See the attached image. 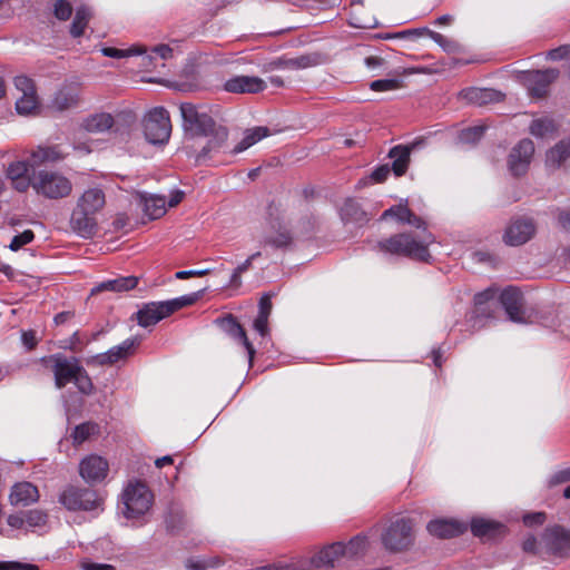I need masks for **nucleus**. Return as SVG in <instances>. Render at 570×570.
<instances>
[{
	"label": "nucleus",
	"mask_w": 570,
	"mask_h": 570,
	"mask_svg": "<svg viewBox=\"0 0 570 570\" xmlns=\"http://www.w3.org/2000/svg\"><path fill=\"white\" fill-rule=\"evenodd\" d=\"M470 528L474 537L487 540L500 538L507 532L503 523L484 518L472 519Z\"/></svg>",
	"instance_id": "23"
},
{
	"label": "nucleus",
	"mask_w": 570,
	"mask_h": 570,
	"mask_svg": "<svg viewBox=\"0 0 570 570\" xmlns=\"http://www.w3.org/2000/svg\"><path fill=\"white\" fill-rule=\"evenodd\" d=\"M547 520L544 512H530L523 515L522 521L525 527L542 525Z\"/></svg>",
	"instance_id": "60"
},
{
	"label": "nucleus",
	"mask_w": 570,
	"mask_h": 570,
	"mask_svg": "<svg viewBox=\"0 0 570 570\" xmlns=\"http://www.w3.org/2000/svg\"><path fill=\"white\" fill-rule=\"evenodd\" d=\"M265 88V81L256 76H236L224 83V89L232 94H258Z\"/></svg>",
	"instance_id": "21"
},
{
	"label": "nucleus",
	"mask_w": 570,
	"mask_h": 570,
	"mask_svg": "<svg viewBox=\"0 0 570 570\" xmlns=\"http://www.w3.org/2000/svg\"><path fill=\"white\" fill-rule=\"evenodd\" d=\"M459 97L468 104L485 106L492 102L501 101L503 96L495 89L470 87L462 89L459 92Z\"/></svg>",
	"instance_id": "24"
},
{
	"label": "nucleus",
	"mask_w": 570,
	"mask_h": 570,
	"mask_svg": "<svg viewBox=\"0 0 570 570\" xmlns=\"http://www.w3.org/2000/svg\"><path fill=\"white\" fill-rule=\"evenodd\" d=\"M40 362L46 366L51 364L55 384L58 389H63L68 383H71L81 366L78 358H68L61 353L43 356Z\"/></svg>",
	"instance_id": "10"
},
{
	"label": "nucleus",
	"mask_w": 570,
	"mask_h": 570,
	"mask_svg": "<svg viewBox=\"0 0 570 570\" xmlns=\"http://www.w3.org/2000/svg\"><path fill=\"white\" fill-rule=\"evenodd\" d=\"M35 239V233L31 229H26L24 232L16 235L10 245L9 248L13 252L19 250L24 245L30 244Z\"/></svg>",
	"instance_id": "57"
},
{
	"label": "nucleus",
	"mask_w": 570,
	"mask_h": 570,
	"mask_svg": "<svg viewBox=\"0 0 570 570\" xmlns=\"http://www.w3.org/2000/svg\"><path fill=\"white\" fill-rule=\"evenodd\" d=\"M387 217H394L396 220L401 223H405L411 217V209L407 205H396L392 206L389 209L384 210L382 214V218L386 219Z\"/></svg>",
	"instance_id": "53"
},
{
	"label": "nucleus",
	"mask_w": 570,
	"mask_h": 570,
	"mask_svg": "<svg viewBox=\"0 0 570 570\" xmlns=\"http://www.w3.org/2000/svg\"><path fill=\"white\" fill-rule=\"evenodd\" d=\"M570 57V45H562L558 48L551 49L547 53V58L552 61H559Z\"/></svg>",
	"instance_id": "63"
},
{
	"label": "nucleus",
	"mask_w": 570,
	"mask_h": 570,
	"mask_svg": "<svg viewBox=\"0 0 570 570\" xmlns=\"http://www.w3.org/2000/svg\"><path fill=\"white\" fill-rule=\"evenodd\" d=\"M97 226L96 216L76 205L70 217L71 229L83 238H90L96 234Z\"/></svg>",
	"instance_id": "20"
},
{
	"label": "nucleus",
	"mask_w": 570,
	"mask_h": 570,
	"mask_svg": "<svg viewBox=\"0 0 570 570\" xmlns=\"http://www.w3.org/2000/svg\"><path fill=\"white\" fill-rule=\"evenodd\" d=\"M39 107L37 92L21 95L16 101V110L19 115H32Z\"/></svg>",
	"instance_id": "43"
},
{
	"label": "nucleus",
	"mask_w": 570,
	"mask_h": 570,
	"mask_svg": "<svg viewBox=\"0 0 570 570\" xmlns=\"http://www.w3.org/2000/svg\"><path fill=\"white\" fill-rule=\"evenodd\" d=\"M534 154V145L530 139H522L515 145L508 158V166L510 173L515 176L524 175L530 166L532 156Z\"/></svg>",
	"instance_id": "14"
},
{
	"label": "nucleus",
	"mask_w": 570,
	"mask_h": 570,
	"mask_svg": "<svg viewBox=\"0 0 570 570\" xmlns=\"http://www.w3.org/2000/svg\"><path fill=\"white\" fill-rule=\"evenodd\" d=\"M269 135V129L267 127H255L252 129H247L244 134L243 139L230 150L232 155H237L263 138L267 137Z\"/></svg>",
	"instance_id": "37"
},
{
	"label": "nucleus",
	"mask_w": 570,
	"mask_h": 570,
	"mask_svg": "<svg viewBox=\"0 0 570 570\" xmlns=\"http://www.w3.org/2000/svg\"><path fill=\"white\" fill-rule=\"evenodd\" d=\"M541 539L551 554L561 558L570 556V530L561 525L548 527Z\"/></svg>",
	"instance_id": "13"
},
{
	"label": "nucleus",
	"mask_w": 570,
	"mask_h": 570,
	"mask_svg": "<svg viewBox=\"0 0 570 570\" xmlns=\"http://www.w3.org/2000/svg\"><path fill=\"white\" fill-rule=\"evenodd\" d=\"M414 541V522L407 517H397L391 520L381 533L384 549L392 553L407 551Z\"/></svg>",
	"instance_id": "3"
},
{
	"label": "nucleus",
	"mask_w": 570,
	"mask_h": 570,
	"mask_svg": "<svg viewBox=\"0 0 570 570\" xmlns=\"http://www.w3.org/2000/svg\"><path fill=\"white\" fill-rule=\"evenodd\" d=\"M423 35H428L448 53H455L460 51V43L458 41L446 38L442 33L430 30L429 28L409 29L397 32V36L402 37H420Z\"/></svg>",
	"instance_id": "27"
},
{
	"label": "nucleus",
	"mask_w": 570,
	"mask_h": 570,
	"mask_svg": "<svg viewBox=\"0 0 570 570\" xmlns=\"http://www.w3.org/2000/svg\"><path fill=\"white\" fill-rule=\"evenodd\" d=\"M67 154L63 153L59 145L52 146H38L31 151V160L36 166L47 163H57L63 160Z\"/></svg>",
	"instance_id": "33"
},
{
	"label": "nucleus",
	"mask_w": 570,
	"mask_h": 570,
	"mask_svg": "<svg viewBox=\"0 0 570 570\" xmlns=\"http://www.w3.org/2000/svg\"><path fill=\"white\" fill-rule=\"evenodd\" d=\"M499 299L510 321L515 323L524 322L523 294L518 287H505L501 292Z\"/></svg>",
	"instance_id": "17"
},
{
	"label": "nucleus",
	"mask_w": 570,
	"mask_h": 570,
	"mask_svg": "<svg viewBox=\"0 0 570 570\" xmlns=\"http://www.w3.org/2000/svg\"><path fill=\"white\" fill-rule=\"evenodd\" d=\"M340 217L344 224L363 226L370 218L362 205L355 198H346L340 207Z\"/></svg>",
	"instance_id": "29"
},
{
	"label": "nucleus",
	"mask_w": 570,
	"mask_h": 570,
	"mask_svg": "<svg viewBox=\"0 0 570 570\" xmlns=\"http://www.w3.org/2000/svg\"><path fill=\"white\" fill-rule=\"evenodd\" d=\"M91 19V11L86 6H80L76 10L72 23L70 26V35L73 38H79L85 33V30Z\"/></svg>",
	"instance_id": "40"
},
{
	"label": "nucleus",
	"mask_w": 570,
	"mask_h": 570,
	"mask_svg": "<svg viewBox=\"0 0 570 570\" xmlns=\"http://www.w3.org/2000/svg\"><path fill=\"white\" fill-rule=\"evenodd\" d=\"M274 296V293L268 292L264 293L258 302V314L269 316L272 313V298Z\"/></svg>",
	"instance_id": "62"
},
{
	"label": "nucleus",
	"mask_w": 570,
	"mask_h": 570,
	"mask_svg": "<svg viewBox=\"0 0 570 570\" xmlns=\"http://www.w3.org/2000/svg\"><path fill=\"white\" fill-rule=\"evenodd\" d=\"M72 383L77 386L78 391L85 395H89L94 392V383L88 372L80 366L77 374L75 375Z\"/></svg>",
	"instance_id": "49"
},
{
	"label": "nucleus",
	"mask_w": 570,
	"mask_h": 570,
	"mask_svg": "<svg viewBox=\"0 0 570 570\" xmlns=\"http://www.w3.org/2000/svg\"><path fill=\"white\" fill-rule=\"evenodd\" d=\"M426 529L436 538L450 539L462 534L466 530V525L454 520L438 519L430 521Z\"/></svg>",
	"instance_id": "25"
},
{
	"label": "nucleus",
	"mask_w": 570,
	"mask_h": 570,
	"mask_svg": "<svg viewBox=\"0 0 570 570\" xmlns=\"http://www.w3.org/2000/svg\"><path fill=\"white\" fill-rule=\"evenodd\" d=\"M277 69H292L295 70V62L294 58H288L286 56L278 57L276 59H273L268 61L264 66L265 71H273Z\"/></svg>",
	"instance_id": "55"
},
{
	"label": "nucleus",
	"mask_w": 570,
	"mask_h": 570,
	"mask_svg": "<svg viewBox=\"0 0 570 570\" xmlns=\"http://www.w3.org/2000/svg\"><path fill=\"white\" fill-rule=\"evenodd\" d=\"M72 6L67 0H56L53 3V16L60 21H67L72 14Z\"/></svg>",
	"instance_id": "54"
},
{
	"label": "nucleus",
	"mask_w": 570,
	"mask_h": 570,
	"mask_svg": "<svg viewBox=\"0 0 570 570\" xmlns=\"http://www.w3.org/2000/svg\"><path fill=\"white\" fill-rule=\"evenodd\" d=\"M266 222L271 229H276V225L284 224V215L282 204L272 200L266 207Z\"/></svg>",
	"instance_id": "46"
},
{
	"label": "nucleus",
	"mask_w": 570,
	"mask_h": 570,
	"mask_svg": "<svg viewBox=\"0 0 570 570\" xmlns=\"http://www.w3.org/2000/svg\"><path fill=\"white\" fill-rule=\"evenodd\" d=\"M104 56L109 58H126L136 55H145L147 52V48L144 46H132L128 49H118L114 47H105L101 49Z\"/></svg>",
	"instance_id": "44"
},
{
	"label": "nucleus",
	"mask_w": 570,
	"mask_h": 570,
	"mask_svg": "<svg viewBox=\"0 0 570 570\" xmlns=\"http://www.w3.org/2000/svg\"><path fill=\"white\" fill-rule=\"evenodd\" d=\"M140 343L141 340L139 337H129L107 352L92 356L88 364L106 366L126 361L136 353Z\"/></svg>",
	"instance_id": "12"
},
{
	"label": "nucleus",
	"mask_w": 570,
	"mask_h": 570,
	"mask_svg": "<svg viewBox=\"0 0 570 570\" xmlns=\"http://www.w3.org/2000/svg\"><path fill=\"white\" fill-rule=\"evenodd\" d=\"M39 491L31 482L23 481L16 483L10 492L9 501L12 505L27 507L39 500Z\"/></svg>",
	"instance_id": "26"
},
{
	"label": "nucleus",
	"mask_w": 570,
	"mask_h": 570,
	"mask_svg": "<svg viewBox=\"0 0 570 570\" xmlns=\"http://www.w3.org/2000/svg\"><path fill=\"white\" fill-rule=\"evenodd\" d=\"M271 230L272 232L263 238V246H269L274 249L282 250H286L293 246V232L285 224L276 225V229Z\"/></svg>",
	"instance_id": "30"
},
{
	"label": "nucleus",
	"mask_w": 570,
	"mask_h": 570,
	"mask_svg": "<svg viewBox=\"0 0 570 570\" xmlns=\"http://www.w3.org/2000/svg\"><path fill=\"white\" fill-rule=\"evenodd\" d=\"M148 53L142 58L144 67H149L153 65V61L157 58L161 60H167L173 57V49L168 45H158L153 47L150 50H147Z\"/></svg>",
	"instance_id": "47"
},
{
	"label": "nucleus",
	"mask_w": 570,
	"mask_h": 570,
	"mask_svg": "<svg viewBox=\"0 0 570 570\" xmlns=\"http://www.w3.org/2000/svg\"><path fill=\"white\" fill-rule=\"evenodd\" d=\"M401 83L397 79H379L370 83L373 91H390L400 88Z\"/></svg>",
	"instance_id": "58"
},
{
	"label": "nucleus",
	"mask_w": 570,
	"mask_h": 570,
	"mask_svg": "<svg viewBox=\"0 0 570 570\" xmlns=\"http://www.w3.org/2000/svg\"><path fill=\"white\" fill-rule=\"evenodd\" d=\"M29 164L24 160L12 161L6 169V177L11 187L18 193H27L32 187V178L29 175Z\"/></svg>",
	"instance_id": "19"
},
{
	"label": "nucleus",
	"mask_w": 570,
	"mask_h": 570,
	"mask_svg": "<svg viewBox=\"0 0 570 570\" xmlns=\"http://www.w3.org/2000/svg\"><path fill=\"white\" fill-rule=\"evenodd\" d=\"M415 147V144L412 145H397L390 149L389 157L392 161V170L396 177L403 176L410 164L411 151Z\"/></svg>",
	"instance_id": "32"
},
{
	"label": "nucleus",
	"mask_w": 570,
	"mask_h": 570,
	"mask_svg": "<svg viewBox=\"0 0 570 570\" xmlns=\"http://www.w3.org/2000/svg\"><path fill=\"white\" fill-rule=\"evenodd\" d=\"M154 495L145 482L129 483L122 493L125 515L128 519L144 515L151 507Z\"/></svg>",
	"instance_id": "8"
},
{
	"label": "nucleus",
	"mask_w": 570,
	"mask_h": 570,
	"mask_svg": "<svg viewBox=\"0 0 570 570\" xmlns=\"http://www.w3.org/2000/svg\"><path fill=\"white\" fill-rule=\"evenodd\" d=\"M106 204L105 194L100 188H89L78 198L77 205L82 209L97 215Z\"/></svg>",
	"instance_id": "34"
},
{
	"label": "nucleus",
	"mask_w": 570,
	"mask_h": 570,
	"mask_svg": "<svg viewBox=\"0 0 570 570\" xmlns=\"http://www.w3.org/2000/svg\"><path fill=\"white\" fill-rule=\"evenodd\" d=\"M179 111L183 120L181 127L186 137L208 136V132L218 125L206 105L186 101L179 105Z\"/></svg>",
	"instance_id": "4"
},
{
	"label": "nucleus",
	"mask_w": 570,
	"mask_h": 570,
	"mask_svg": "<svg viewBox=\"0 0 570 570\" xmlns=\"http://www.w3.org/2000/svg\"><path fill=\"white\" fill-rule=\"evenodd\" d=\"M136 122L137 117L132 111H121L114 116V124L110 130L119 141L126 142L135 130Z\"/></svg>",
	"instance_id": "31"
},
{
	"label": "nucleus",
	"mask_w": 570,
	"mask_h": 570,
	"mask_svg": "<svg viewBox=\"0 0 570 570\" xmlns=\"http://www.w3.org/2000/svg\"><path fill=\"white\" fill-rule=\"evenodd\" d=\"M498 289L493 287H489L484 289L483 292H480L475 294L474 296V304L475 306H481L483 304H487L490 301H493L497 297Z\"/></svg>",
	"instance_id": "61"
},
{
	"label": "nucleus",
	"mask_w": 570,
	"mask_h": 570,
	"mask_svg": "<svg viewBox=\"0 0 570 570\" xmlns=\"http://www.w3.org/2000/svg\"><path fill=\"white\" fill-rule=\"evenodd\" d=\"M537 225L530 217H515L510 220L503 233L505 245L521 246L528 243L535 234Z\"/></svg>",
	"instance_id": "11"
},
{
	"label": "nucleus",
	"mask_w": 570,
	"mask_h": 570,
	"mask_svg": "<svg viewBox=\"0 0 570 570\" xmlns=\"http://www.w3.org/2000/svg\"><path fill=\"white\" fill-rule=\"evenodd\" d=\"M484 131L483 126L469 127L460 131L459 139L464 144H475L482 138Z\"/></svg>",
	"instance_id": "51"
},
{
	"label": "nucleus",
	"mask_w": 570,
	"mask_h": 570,
	"mask_svg": "<svg viewBox=\"0 0 570 570\" xmlns=\"http://www.w3.org/2000/svg\"><path fill=\"white\" fill-rule=\"evenodd\" d=\"M368 547V539L366 535H355L347 543H344V556L354 558L363 554Z\"/></svg>",
	"instance_id": "42"
},
{
	"label": "nucleus",
	"mask_w": 570,
	"mask_h": 570,
	"mask_svg": "<svg viewBox=\"0 0 570 570\" xmlns=\"http://www.w3.org/2000/svg\"><path fill=\"white\" fill-rule=\"evenodd\" d=\"M559 77V70L548 68L544 70H532L524 75L529 94L532 97L542 98L548 94L550 85Z\"/></svg>",
	"instance_id": "15"
},
{
	"label": "nucleus",
	"mask_w": 570,
	"mask_h": 570,
	"mask_svg": "<svg viewBox=\"0 0 570 570\" xmlns=\"http://www.w3.org/2000/svg\"><path fill=\"white\" fill-rule=\"evenodd\" d=\"M108 462L98 455H89L85 458L79 465L80 475L87 482L101 481L107 476Z\"/></svg>",
	"instance_id": "22"
},
{
	"label": "nucleus",
	"mask_w": 570,
	"mask_h": 570,
	"mask_svg": "<svg viewBox=\"0 0 570 570\" xmlns=\"http://www.w3.org/2000/svg\"><path fill=\"white\" fill-rule=\"evenodd\" d=\"M24 518L28 528H42L48 522V514L37 509L24 512Z\"/></svg>",
	"instance_id": "50"
},
{
	"label": "nucleus",
	"mask_w": 570,
	"mask_h": 570,
	"mask_svg": "<svg viewBox=\"0 0 570 570\" xmlns=\"http://www.w3.org/2000/svg\"><path fill=\"white\" fill-rule=\"evenodd\" d=\"M222 563L219 558H208L206 560L188 559L186 567L188 570H206L208 568H216Z\"/></svg>",
	"instance_id": "56"
},
{
	"label": "nucleus",
	"mask_w": 570,
	"mask_h": 570,
	"mask_svg": "<svg viewBox=\"0 0 570 570\" xmlns=\"http://www.w3.org/2000/svg\"><path fill=\"white\" fill-rule=\"evenodd\" d=\"M58 502L68 511H102L104 498L96 490L67 485L59 494Z\"/></svg>",
	"instance_id": "6"
},
{
	"label": "nucleus",
	"mask_w": 570,
	"mask_h": 570,
	"mask_svg": "<svg viewBox=\"0 0 570 570\" xmlns=\"http://www.w3.org/2000/svg\"><path fill=\"white\" fill-rule=\"evenodd\" d=\"M344 556V543L343 542H334L330 546L324 547L318 552H316L311 559V566L308 569H317V570H331L334 568L335 562ZM256 570H307V568L297 569L291 564L283 563H274L264 567H259Z\"/></svg>",
	"instance_id": "9"
},
{
	"label": "nucleus",
	"mask_w": 570,
	"mask_h": 570,
	"mask_svg": "<svg viewBox=\"0 0 570 570\" xmlns=\"http://www.w3.org/2000/svg\"><path fill=\"white\" fill-rule=\"evenodd\" d=\"M32 188L38 196L57 200L70 196L72 183L60 171L41 169L32 177Z\"/></svg>",
	"instance_id": "5"
},
{
	"label": "nucleus",
	"mask_w": 570,
	"mask_h": 570,
	"mask_svg": "<svg viewBox=\"0 0 570 570\" xmlns=\"http://www.w3.org/2000/svg\"><path fill=\"white\" fill-rule=\"evenodd\" d=\"M215 324L226 334L243 344L247 351L249 364H252L255 355V348L249 342L245 328L237 321V318L233 314H226L224 316L217 317L215 320Z\"/></svg>",
	"instance_id": "16"
},
{
	"label": "nucleus",
	"mask_w": 570,
	"mask_h": 570,
	"mask_svg": "<svg viewBox=\"0 0 570 570\" xmlns=\"http://www.w3.org/2000/svg\"><path fill=\"white\" fill-rule=\"evenodd\" d=\"M198 298V293H191L168 301L149 302L136 312L135 318L139 326L149 327L169 317L175 312L195 304Z\"/></svg>",
	"instance_id": "2"
},
{
	"label": "nucleus",
	"mask_w": 570,
	"mask_h": 570,
	"mask_svg": "<svg viewBox=\"0 0 570 570\" xmlns=\"http://www.w3.org/2000/svg\"><path fill=\"white\" fill-rule=\"evenodd\" d=\"M80 98V86L78 83H66L55 94L52 107L57 110H67L78 105Z\"/></svg>",
	"instance_id": "28"
},
{
	"label": "nucleus",
	"mask_w": 570,
	"mask_h": 570,
	"mask_svg": "<svg viewBox=\"0 0 570 570\" xmlns=\"http://www.w3.org/2000/svg\"><path fill=\"white\" fill-rule=\"evenodd\" d=\"M529 130L534 137L544 138L553 135L557 131V126L553 119L541 117L532 120Z\"/></svg>",
	"instance_id": "41"
},
{
	"label": "nucleus",
	"mask_w": 570,
	"mask_h": 570,
	"mask_svg": "<svg viewBox=\"0 0 570 570\" xmlns=\"http://www.w3.org/2000/svg\"><path fill=\"white\" fill-rule=\"evenodd\" d=\"M98 429H99L98 424H96L94 422H85V423L77 425L71 433L73 443L75 444L83 443L85 441H87L90 438V435L96 433L98 431Z\"/></svg>",
	"instance_id": "45"
},
{
	"label": "nucleus",
	"mask_w": 570,
	"mask_h": 570,
	"mask_svg": "<svg viewBox=\"0 0 570 570\" xmlns=\"http://www.w3.org/2000/svg\"><path fill=\"white\" fill-rule=\"evenodd\" d=\"M435 242L434 235L424 230V235L414 232L399 233L377 243L380 252L412 261L430 263L432 256L429 246Z\"/></svg>",
	"instance_id": "1"
},
{
	"label": "nucleus",
	"mask_w": 570,
	"mask_h": 570,
	"mask_svg": "<svg viewBox=\"0 0 570 570\" xmlns=\"http://www.w3.org/2000/svg\"><path fill=\"white\" fill-rule=\"evenodd\" d=\"M139 283V278L136 276H121L115 279L102 282L98 289L99 291H112V292H128L134 289Z\"/></svg>",
	"instance_id": "39"
},
{
	"label": "nucleus",
	"mask_w": 570,
	"mask_h": 570,
	"mask_svg": "<svg viewBox=\"0 0 570 570\" xmlns=\"http://www.w3.org/2000/svg\"><path fill=\"white\" fill-rule=\"evenodd\" d=\"M14 86L22 95L37 92L33 80L27 76H17L14 78Z\"/></svg>",
	"instance_id": "59"
},
{
	"label": "nucleus",
	"mask_w": 570,
	"mask_h": 570,
	"mask_svg": "<svg viewBox=\"0 0 570 570\" xmlns=\"http://www.w3.org/2000/svg\"><path fill=\"white\" fill-rule=\"evenodd\" d=\"M325 61V56L320 52L305 53L294 58L295 70L316 67Z\"/></svg>",
	"instance_id": "48"
},
{
	"label": "nucleus",
	"mask_w": 570,
	"mask_h": 570,
	"mask_svg": "<svg viewBox=\"0 0 570 570\" xmlns=\"http://www.w3.org/2000/svg\"><path fill=\"white\" fill-rule=\"evenodd\" d=\"M114 124V116L108 112L90 115L81 122V128L91 134H99L110 130Z\"/></svg>",
	"instance_id": "36"
},
{
	"label": "nucleus",
	"mask_w": 570,
	"mask_h": 570,
	"mask_svg": "<svg viewBox=\"0 0 570 570\" xmlns=\"http://www.w3.org/2000/svg\"><path fill=\"white\" fill-rule=\"evenodd\" d=\"M570 157V140H561L547 151V165L559 168Z\"/></svg>",
	"instance_id": "38"
},
{
	"label": "nucleus",
	"mask_w": 570,
	"mask_h": 570,
	"mask_svg": "<svg viewBox=\"0 0 570 570\" xmlns=\"http://www.w3.org/2000/svg\"><path fill=\"white\" fill-rule=\"evenodd\" d=\"M206 137L208 138L207 142L196 156V160L198 163H204L222 153H225L228 139V129L225 126L217 125Z\"/></svg>",
	"instance_id": "18"
},
{
	"label": "nucleus",
	"mask_w": 570,
	"mask_h": 570,
	"mask_svg": "<svg viewBox=\"0 0 570 570\" xmlns=\"http://www.w3.org/2000/svg\"><path fill=\"white\" fill-rule=\"evenodd\" d=\"M391 168L387 165H381L376 167L368 177L363 180H360L358 185H367V184H381L384 183L389 175Z\"/></svg>",
	"instance_id": "52"
},
{
	"label": "nucleus",
	"mask_w": 570,
	"mask_h": 570,
	"mask_svg": "<svg viewBox=\"0 0 570 570\" xmlns=\"http://www.w3.org/2000/svg\"><path fill=\"white\" fill-rule=\"evenodd\" d=\"M171 128L169 112L164 107L150 109L142 119L144 136L151 145L167 144Z\"/></svg>",
	"instance_id": "7"
},
{
	"label": "nucleus",
	"mask_w": 570,
	"mask_h": 570,
	"mask_svg": "<svg viewBox=\"0 0 570 570\" xmlns=\"http://www.w3.org/2000/svg\"><path fill=\"white\" fill-rule=\"evenodd\" d=\"M140 203L144 206V213L150 219H158L167 212V202L165 196L139 194Z\"/></svg>",
	"instance_id": "35"
},
{
	"label": "nucleus",
	"mask_w": 570,
	"mask_h": 570,
	"mask_svg": "<svg viewBox=\"0 0 570 570\" xmlns=\"http://www.w3.org/2000/svg\"><path fill=\"white\" fill-rule=\"evenodd\" d=\"M80 568L82 570H116L114 566L108 563H97L89 559L81 561Z\"/></svg>",
	"instance_id": "64"
}]
</instances>
